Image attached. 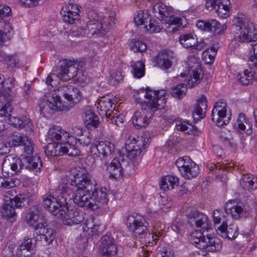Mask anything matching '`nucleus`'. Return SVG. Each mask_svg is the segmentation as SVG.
Instances as JSON below:
<instances>
[{"mask_svg":"<svg viewBox=\"0 0 257 257\" xmlns=\"http://www.w3.org/2000/svg\"><path fill=\"white\" fill-rule=\"evenodd\" d=\"M48 144L45 147V152L47 156L51 157L60 156L62 155V144L48 142Z\"/></svg>","mask_w":257,"mask_h":257,"instance_id":"34","label":"nucleus"},{"mask_svg":"<svg viewBox=\"0 0 257 257\" xmlns=\"http://www.w3.org/2000/svg\"><path fill=\"white\" fill-rule=\"evenodd\" d=\"M106 189L101 188H95L94 187L91 193L92 206L91 210L96 211L103 208L107 205L108 199L105 192Z\"/></svg>","mask_w":257,"mask_h":257,"instance_id":"17","label":"nucleus"},{"mask_svg":"<svg viewBox=\"0 0 257 257\" xmlns=\"http://www.w3.org/2000/svg\"><path fill=\"white\" fill-rule=\"evenodd\" d=\"M226 212L227 214H230L231 217L235 219L245 217L246 215L244 208L239 205L233 206L230 208H226Z\"/></svg>","mask_w":257,"mask_h":257,"instance_id":"41","label":"nucleus"},{"mask_svg":"<svg viewBox=\"0 0 257 257\" xmlns=\"http://www.w3.org/2000/svg\"><path fill=\"white\" fill-rule=\"evenodd\" d=\"M9 142L14 146H23L24 152L28 155H31L34 151V144L31 139L27 136H23L18 132H15L9 137Z\"/></svg>","mask_w":257,"mask_h":257,"instance_id":"14","label":"nucleus"},{"mask_svg":"<svg viewBox=\"0 0 257 257\" xmlns=\"http://www.w3.org/2000/svg\"><path fill=\"white\" fill-rule=\"evenodd\" d=\"M34 200V196L28 192L17 195L14 199H11V203L16 207H24L28 206Z\"/></svg>","mask_w":257,"mask_h":257,"instance_id":"27","label":"nucleus"},{"mask_svg":"<svg viewBox=\"0 0 257 257\" xmlns=\"http://www.w3.org/2000/svg\"><path fill=\"white\" fill-rule=\"evenodd\" d=\"M240 184L244 190L251 191L257 188V178L251 174L243 175Z\"/></svg>","mask_w":257,"mask_h":257,"instance_id":"29","label":"nucleus"},{"mask_svg":"<svg viewBox=\"0 0 257 257\" xmlns=\"http://www.w3.org/2000/svg\"><path fill=\"white\" fill-rule=\"evenodd\" d=\"M217 49L214 46L208 48L202 53V60L206 64H211L214 60Z\"/></svg>","mask_w":257,"mask_h":257,"instance_id":"43","label":"nucleus"},{"mask_svg":"<svg viewBox=\"0 0 257 257\" xmlns=\"http://www.w3.org/2000/svg\"><path fill=\"white\" fill-rule=\"evenodd\" d=\"M25 221L36 231L46 224L42 208L38 205L31 206L25 217Z\"/></svg>","mask_w":257,"mask_h":257,"instance_id":"9","label":"nucleus"},{"mask_svg":"<svg viewBox=\"0 0 257 257\" xmlns=\"http://www.w3.org/2000/svg\"><path fill=\"white\" fill-rule=\"evenodd\" d=\"M226 103L221 100L216 102L212 110V120L218 126L226 125L229 120L228 117L224 119L226 116Z\"/></svg>","mask_w":257,"mask_h":257,"instance_id":"15","label":"nucleus"},{"mask_svg":"<svg viewBox=\"0 0 257 257\" xmlns=\"http://www.w3.org/2000/svg\"><path fill=\"white\" fill-rule=\"evenodd\" d=\"M125 166L124 162L116 158H114L108 167V170L110 173V176L116 179L120 178L123 175V166Z\"/></svg>","mask_w":257,"mask_h":257,"instance_id":"23","label":"nucleus"},{"mask_svg":"<svg viewBox=\"0 0 257 257\" xmlns=\"http://www.w3.org/2000/svg\"><path fill=\"white\" fill-rule=\"evenodd\" d=\"M20 184V181L18 179L10 178L6 175L0 177V187L9 189L15 187Z\"/></svg>","mask_w":257,"mask_h":257,"instance_id":"42","label":"nucleus"},{"mask_svg":"<svg viewBox=\"0 0 257 257\" xmlns=\"http://www.w3.org/2000/svg\"><path fill=\"white\" fill-rule=\"evenodd\" d=\"M176 165L181 175L185 179H191L199 174L198 166L187 157L177 159Z\"/></svg>","mask_w":257,"mask_h":257,"instance_id":"11","label":"nucleus"},{"mask_svg":"<svg viewBox=\"0 0 257 257\" xmlns=\"http://www.w3.org/2000/svg\"><path fill=\"white\" fill-rule=\"evenodd\" d=\"M211 224L206 225V227L204 226L202 232L200 231V235L203 238L202 244H204L208 238H212L211 233L213 232V228L210 226Z\"/></svg>","mask_w":257,"mask_h":257,"instance_id":"59","label":"nucleus"},{"mask_svg":"<svg viewBox=\"0 0 257 257\" xmlns=\"http://www.w3.org/2000/svg\"><path fill=\"white\" fill-rule=\"evenodd\" d=\"M72 177L68 182L62 184L59 193L64 199L63 202L67 204L70 200L81 207L91 210L92 201L90 192L95 186L87 170L79 168L78 170L71 171Z\"/></svg>","mask_w":257,"mask_h":257,"instance_id":"1","label":"nucleus"},{"mask_svg":"<svg viewBox=\"0 0 257 257\" xmlns=\"http://www.w3.org/2000/svg\"><path fill=\"white\" fill-rule=\"evenodd\" d=\"M69 138H72L73 137H70V133L60 126H53L50 127L46 136V140L47 142H52L55 143L58 141H62L64 142H66Z\"/></svg>","mask_w":257,"mask_h":257,"instance_id":"18","label":"nucleus"},{"mask_svg":"<svg viewBox=\"0 0 257 257\" xmlns=\"http://www.w3.org/2000/svg\"><path fill=\"white\" fill-rule=\"evenodd\" d=\"M220 140L224 144L225 146L233 148L235 147V145L233 139L232 137L230 134L228 136H224L223 134L220 136Z\"/></svg>","mask_w":257,"mask_h":257,"instance_id":"62","label":"nucleus"},{"mask_svg":"<svg viewBox=\"0 0 257 257\" xmlns=\"http://www.w3.org/2000/svg\"><path fill=\"white\" fill-rule=\"evenodd\" d=\"M133 73L136 78H140L145 74V64L143 61H139L132 65Z\"/></svg>","mask_w":257,"mask_h":257,"instance_id":"45","label":"nucleus"},{"mask_svg":"<svg viewBox=\"0 0 257 257\" xmlns=\"http://www.w3.org/2000/svg\"><path fill=\"white\" fill-rule=\"evenodd\" d=\"M65 7L63 8L62 11L68 13H71L75 14H79V10L78 8V6L73 3L71 4H65Z\"/></svg>","mask_w":257,"mask_h":257,"instance_id":"64","label":"nucleus"},{"mask_svg":"<svg viewBox=\"0 0 257 257\" xmlns=\"http://www.w3.org/2000/svg\"><path fill=\"white\" fill-rule=\"evenodd\" d=\"M4 60L7 63L8 67L14 68L19 63V59L16 56H5L4 54L0 58V61Z\"/></svg>","mask_w":257,"mask_h":257,"instance_id":"53","label":"nucleus"},{"mask_svg":"<svg viewBox=\"0 0 257 257\" xmlns=\"http://www.w3.org/2000/svg\"><path fill=\"white\" fill-rule=\"evenodd\" d=\"M171 53L170 52L164 50L158 54L157 63L162 69L167 70L171 67L172 62L171 60L172 58Z\"/></svg>","mask_w":257,"mask_h":257,"instance_id":"30","label":"nucleus"},{"mask_svg":"<svg viewBox=\"0 0 257 257\" xmlns=\"http://www.w3.org/2000/svg\"><path fill=\"white\" fill-rule=\"evenodd\" d=\"M63 96L62 100L56 92L46 95V105L51 110L55 111H67L72 108L79 100V91L72 85L64 86L61 88Z\"/></svg>","mask_w":257,"mask_h":257,"instance_id":"2","label":"nucleus"},{"mask_svg":"<svg viewBox=\"0 0 257 257\" xmlns=\"http://www.w3.org/2000/svg\"><path fill=\"white\" fill-rule=\"evenodd\" d=\"M110 78L111 82L115 85L123 80V75L120 70H115L110 73Z\"/></svg>","mask_w":257,"mask_h":257,"instance_id":"61","label":"nucleus"},{"mask_svg":"<svg viewBox=\"0 0 257 257\" xmlns=\"http://www.w3.org/2000/svg\"><path fill=\"white\" fill-rule=\"evenodd\" d=\"M23 168H25L35 172L40 171L42 167V162L39 156L26 157L22 159Z\"/></svg>","mask_w":257,"mask_h":257,"instance_id":"25","label":"nucleus"},{"mask_svg":"<svg viewBox=\"0 0 257 257\" xmlns=\"http://www.w3.org/2000/svg\"><path fill=\"white\" fill-rule=\"evenodd\" d=\"M91 140L92 138L89 132L84 130L83 135L79 138H77L76 141L81 145L88 146L90 144Z\"/></svg>","mask_w":257,"mask_h":257,"instance_id":"55","label":"nucleus"},{"mask_svg":"<svg viewBox=\"0 0 257 257\" xmlns=\"http://www.w3.org/2000/svg\"><path fill=\"white\" fill-rule=\"evenodd\" d=\"M8 119L10 124L16 128L21 129L28 125L32 130L33 125L29 119L25 118L22 119L17 117L11 116Z\"/></svg>","mask_w":257,"mask_h":257,"instance_id":"38","label":"nucleus"},{"mask_svg":"<svg viewBox=\"0 0 257 257\" xmlns=\"http://www.w3.org/2000/svg\"><path fill=\"white\" fill-rule=\"evenodd\" d=\"M199 59L195 55L188 57L187 61L188 67L190 69V79L188 80L187 85L189 87L192 88L197 85L203 78L201 73Z\"/></svg>","mask_w":257,"mask_h":257,"instance_id":"12","label":"nucleus"},{"mask_svg":"<svg viewBox=\"0 0 257 257\" xmlns=\"http://www.w3.org/2000/svg\"><path fill=\"white\" fill-rule=\"evenodd\" d=\"M150 138L145 137L136 139L133 138L131 141H128L125 144V149L127 157L130 159H133L135 157L140 155L142 152V148L145 149L149 146Z\"/></svg>","mask_w":257,"mask_h":257,"instance_id":"13","label":"nucleus"},{"mask_svg":"<svg viewBox=\"0 0 257 257\" xmlns=\"http://www.w3.org/2000/svg\"><path fill=\"white\" fill-rule=\"evenodd\" d=\"M237 128L241 131H245L247 135L252 134V125L249 119L245 117L243 113H240L237 119Z\"/></svg>","mask_w":257,"mask_h":257,"instance_id":"32","label":"nucleus"},{"mask_svg":"<svg viewBox=\"0 0 257 257\" xmlns=\"http://www.w3.org/2000/svg\"><path fill=\"white\" fill-rule=\"evenodd\" d=\"M84 131H83L82 128L79 127L78 126H73L71 127V133L73 135V136L72 135L70 134V137H73V139L72 138H69L68 139L70 140L71 143H72V141L73 140H75V141L76 142L77 137H80L83 135L84 133Z\"/></svg>","mask_w":257,"mask_h":257,"instance_id":"63","label":"nucleus"},{"mask_svg":"<svg viewBox=\"0 0 257 257\" xmlns=\"http://www.w3.org/2000/svg\"><path fill=\"white\" fill-rule=\"evenodd\" d=\"M114 103L112 100L107 97L101 98L97 102V108L98 113L102 116H105L106 118L110 117L112 114H117V110L113 106Z\"/></svg>","mask_w":257,"mask_h":257,"instance_id":"19","label":"nucleus"},{"mask_svg":"<svg viewBox=\"0 0 257 257\" xmlns=\"http://www.w3.org/2000/svg\"><path fill=\"white\" fill-rule=\"evenodd\" d=\"M61 15L63 21L69 24H73L75 21L79 19V14H75L71 13L61 12Z\"/></svg>","mask_w":257,"mask_h":257,"instance_id":"51","label":"nucleus"},{"mask_svg":"<svg viewBox=\"0 0 257 257\" xmlns=\"http://www.w3.org/2000/svg\"><path fill=\"white\" fill-rule=\"evenodd\" d=\"M85 124L88 129L96 127L99 123L98 118L92 111L87 110L85 112L84 118Z\"/></svg>","mask_w":257,"mask_h":257,"instance_id":"40","label":"nucleus"},{"mask_svg":"<svg viewBox=\"0 0 257 257\" xmlns=\"http://www.w3.org/2000/svg\"><path fill=\"white\" fill-rule=\"evenodd\" d=\"M197 39L195 36L187 34L180 36L179 42L184 47L190 48V52H191L192 47L197 43Z\"/></svg>","mask_w":257,"mask_h":257,"instance_id":"39","label":"nucleus"},{"mask_svg":"<svg viewBox=\"0 0 257 257\" xmlns=\"http://www.w3.org/2000/svg\"><path fill=\"white\" fill-rule=\"evenodd\" d=\"M114 150V146L108 141L96 142L90 148L89 152L93 157H108Z\"/></svg>","mask_w":257,"mask_h":257,"instance_id":"16","label":"nucleus"},{"mask_svg":"<svg viewBox=\"0 0 257 257\" xmlns=\"http://www.w3.org/2000/svg\"><path fill=\"white\" fill-rule=\"evenodd\" d=\"M80 30L83 31V33L81 35H86L87 37H90L95 35H104L105 32V29L103 28L101 23L97 20H90L85 25V29L81 28Z\"/></svg>","mask_w":257,"mask_h":257,"instance_id":"20","label":"nucleus"},{"mask_svg":"<svg viewBox=\"0 0 257 257\" xmlns=\"http://www.w3.org/2000/svg\"><path fill=\"white\" fill-rule=\"evenodd\" d=\"M218 234L222 237L229 239H234L238 235L237 227L233 224L228 226L225 222L217 227Z\"/></svg>","mask_w":257,"mask_h":257,"instance_id":"22","label":"nucleus"},{"mask_svg":"<svg viewBox=\"0 0 257 257\" xmlns=\"http://www.w3.org/2000/svg\"><path fill=\"white\" fill-rule=\"evenodd\" d=\"M232 29L234 39L241 43H249L257 40V25L243 16L234 17Z\"/></svg>","mask_w":257,"mask_h":257,"instance_id":"3","label":"nucleus"},{"mask_svg":"<svg viewBox=\"0 0 257 257\" xmlns=\"http://www.w3.org/2000/svg\"><path fill=\"white\" fill-rule=\"evenodd\" d=\"M189 223L192 226L195 225L197 227H201L203 225L208 224V217L197 211L191 212L188 215Z\"/></svg>","mask_w":257,"mask_h":257,"instance_id":"26","label":"nucleus"},{"mask_svg":"<svg viewBox=\"0 0 257 257\" xmlns=\"http://www.w3.org/2000/svg\"><path fill=\"white\" fill-rule=\"evenodd\" d=\"M196 26L201 31H210L215 33H219L221 31V24L215 20L198 21Z\"/></svg>","mask_w":257,"mask_h":257,"instance_id":"24","label":"nucleus"},{"mask_svg":"<svg viewBox=\"0 0 257 257\" xmlns=\"http://www.w3.org/2000/svg\"><path fill=\"white\" fill-rule=\"evenodd\" d=\"M101 247L117 245L115 239L110 233H106L101 239Z\"/></svg>","mask_w":257,"mask_h":257,"instance_id":"52","label":"nucleus"},{"mask_svg":"<svg viewBox=\"0 0 257 257\" xmlns=\"http://www.w3.org/2000/svg\"><path fill=\"white\" fill-rule=\"evenodd\" d=\"M16 79L14 77H9L3 82L1 87L3 91L6 92L9 95L12 93V89L15 87Z\"/></svg>","mask_w":257,"mask_h":257,"instance_id":"49","label":"nucleus"},{"mask_svg":"<svg viewBox=\"0 0 257 257\" xmlns=\"http://www.w3.org/2000/svg\"><path fill=\"white\" fill-rule=\"evenodd\" d=\"M187 88L184 83H181L173 87L172 90V95L177 99H181L186 93Z\"/></svg>","mask_w":257,"mask_h":257,"instance_id":"46","label":"nucleus"},{"mask_svg":"<svg viewBox=\"0 0 257 257\" xmlns=\"http://www.w3.org/2000/svg\"><path fill=\"white\" fill-rule=\"evenodd\" d=\"M14 205H12L11 203L10 199L9 202H7L4 204L2 211L3 216L6 219L10 220L11 222H13L15 220L14 217L16 215Z\"/></svg>","mask_w":257,"mask_h":257,"instance_id":"37","label":"nucleus"},{"mask_svg":"<svg viewBox=\"0 0 257 257\" xmlns=\"http://www.w3.org/2000/svg\"><path fill=\"white\" fill-rule=\"evenodd\" d=\"M229 4L228 0H221L220 4L214 10L220 17L225 18L228 16L229 12Z\"/></svg>","mask_w":257,"mask_h":257,"instance_id":"44","label":"nucleus"},{"mask_svg":"<svg viewBox=\"0 0 257 257\" xmlns=\"http://www.w3.org/2000/svg\"><path fill=\"white\" fill-rule=\"evenodd\" d=\"M150 18L147 12L140 10L138 12L137 15L135 17L134 21L138 26H144L142 28L144 29V30H148V23Z\"/></svg>","mask_w":257,"mask_h":257,"instance_id":"36","label":"nucleus"},{"mask_svg":"<svg viewBox=\"0 0 257 257\" xmlns=\"http://www.w3.org/2000/svg\"><path fill=\"white\" fill-rule=\"evenodd\" d=\"M152 9L155 17L160 21L168 24L169 26H176L172 28L173 30L175 29L177 30L178 28L183 27L182 19L174 16L173 9L171 7L162 3H158L153 6Z\"/></svg>","mask_w":257,"mask_h":257,"instance_id":"6","label":"nucleus"},{"mask_svg":"<svg viewBox=\"0 0 257 257\" xmlns=\"http://www.w3.org/2000/svg\"><path fill=\"white\" fill-rule=\"evenodd\" d=\"M60 189L56 192L58 194V198L49 195L43 200L44 206L51 212L53 215L56 216L58 218L63 219L65 217L67 209L65 206H63L62 204L65 203L63 202L64 199L60 197L59 193Z\"/></svg>","mask_w":257,"mask_h":257,"instance_id":"10","label":"nucleus"},{"mask_svg":"<svg viewBox=\"0 0 257 257\" xmlns=\"http://www.w3.org/2000/svg\"><path fill=\"white\" fill-rule=\"evenodd\" d=\"M124 115L122 113L117 114L113 115L112 114L110 117H108V118L112 123L115 124L117 126H120L122 124L124 118Z\"/></svg>","mask_w":257,"mask_h":257,"instance_id":"60","label":"nucleus"},{"mask_svg":"<svg viewBox=\"0 0 257 257\" xmlns=\"http://www.w3.org/2000/svg\"><path fill=\"white\" fill-rule=\"evenodd\" d=\"M179 185V179L174 176L168 175L162 178L160 187L162 190L167 191L173 189Z\"/></svg>","mask_w":257,"mask_h":257,"instance_id":"31","label":"nucleus"},{"mask_svg":"<svg viewBox=\"0 0 257 257\" xmlns=\"http://www.w3.org/2000/svg\"><path fill=\"white\" fill-rule=\"evenodd\" d=\"M13 107L10 102H7L4 105L0 107V116L5 118H9L11 113L12 111Z\"/></svg>","mask_w":257,"mask_h":257,"instance_id":"56","label":"nucleus"},{"mask_svg":"<svg viewBox=\"0 0 257 257\" xmlns=\"http://www.w3.org/2000/svg\"><path fill=\"white\" fill-rule=\"evenodd\" d=\"M131 48L135 52H143L147 49L145 43L140 40H134L131 43Z\"/></svg>","mask_w":257,"mask_h":257,"instance_id":"50","label":"nucleus"},{"mask_svg":"<svg viewBox=\"0 0 257 257\" xmlns=\"http://www.w3.org/2000/svg\"><path fill=\"white\" fill-rule=\"evenodd\" d=\"M166 91L163 90L160 91L153 90L151 88H147L145 90H142L135 95L137 102L142 103L144 98L147 100L148 104L157 105V107H164L166 103ZM146 102V100H145Z\"/></svg>","mask_w":257,"mask_h":257,"instance_id":"7","label":"nucleus"},{"mask_svg":"<svg viewBox=\"0 0 257 257\" xmlns=\"http://www.w3.org/2000/svg\"><path fill=\"white\" fill-rule=\"evenodd\" d=\"M202 248H205L207 251L218 252L222 248V243L219 238L213 236L208 238V240L204 244H202Z\"/></svg>","mask_w":257,"mask_h":257,"instance_id":"28","label":"nucleus"},{"mask_svg":"<svg viewBox=\"0 0 257 257\" xmlns=\"http://www.w3.org/2000/svg\"><path fill=\"white\" fill-rule=\"evenodd\" d=\"M102 254L108 256L115 255L117 252V245L109 246L107 247H101Z\"/></svg>","mask_w":257,"mask_h":257,"instance_id":"58","label":"nucleus"},{"mask_svg":"<svg viewBox=\"0 0 257 257\" xmlns=\"http://www.w3.org/2000/svg\"><path fill=\"white\" fill-rule=\"evenodd\" d=\"M4 162H7L10 165L9 168L11 169V170H13L16 173L23 168L22 159L18 158H13L12 160L8 159L5 160Z\"/></svg>","mask_w":257,"mask_h":257,"instance_id":"48","label":"nucleus"},{"mask_svg":"<svg viewBox=\"0 0 257 257\" xmlns=\"http://www.w3.org/2000/svg\"><path fill=\"white\" fill-rule=\"evenodd\" d=\"M146 224L145 220L138 215H130L126 218V225L129 230L139 235L140 238H147V240H145L146 243L153 245L156 243L159 237L162 235L163 231L162 229L158 230L154 228L152 233H148Z\"/></svg>","mask_w":257,"mask_h":257,"instance_id":"4","label":"nucleus"},{"mask_svg":"<svg viewBox=\"0 0 257 257\" xmlns=\"http://www.w3.org/2000/svg\"><path fill=\"white\" fill-rule=\"evenodd\" d=\"M250 71L251 70L245 69L242 73L237 75V79L242 85H248L252 82V76Z\"/></svg>","mask_w":257,"mask_h":257,"instance_id":"47","label":"nucleus"},{"mask_svg":"<svg viewBox=\"0 0 257 257\" xmlns=\"http://www.w3.org/2000/svg\"><path fill=\"white\" fill-rule=\"evenodd\" d=\"M206 97L202 95L197 100L193 111V115L198 116L197 118H202L204 117L207 110Z\"/></svg>","mask_w":257,"mask_h":257,"instance_id":"33","label":"nucleus"},{"mask_svg":"<svg viewBox=\"0 0 257 257\" xmlns=\"http://www.w3.org/2000/svg\"><path fill=\"white\" fill-rule=\"evenodd\" d=\"M162 29V26L159 24L156 21L151 20V18L148 23V30L146 31H150L151 33H158Z\"/></svg>","mask_w":257,"mask_h":257,"instance_id":"57","label":"nucleus"},{"mask_svg":"<svg viewBox=\"0 0 257 257\" xmlns=\"http://www.w3.org/2000/svg\"><path fill=\"white\" fill-rule=\"evenodd\" d=\"M35 247L33 239L30 238H24L17 248L16 252L18 257H30L34 253Z\"/></svg>","mask_w":257,"mask_h":257,"instance_id":"21","label":"nucleus"},{"mask_svg":"<svg viewBox=\"0 0 257 257\" xmlns=\"http://www.w3.org/2000/svg\"><path fill=\"white\" fill-rule=\"evenodd\" d=\"M68 139L64 144H62V147L60 149L62 150V155L66 154L69 156L74 157L79 155L80 151L76 146L77 142H75V145H74L70 143V141Z\"/></svg>","mask_w":257,"mask_h":257,"instance_id":"35","label":"nucleus"},{"mask_svg":"<svg viewBox=\"0 0 257 257\" xmlns=\"http://www.w3.org/2000/svg\"><path fill=\"white\" fill-rule=\"evenodd\" d=\"M79 63L74 59H65L60 61L54 70L56 73L50 74L46 79L48 85L53 86V77L56 75L60 80L67 81L74 78L78 74Z\"/></svg>","mask_w":257,"mask_h":257,"instance_id":"5","label":"nucleus"},{"mask_svg":"<svg viewBox=\"0 0 257 257\" xmlns=\"http://www.w3.org/2000/svg\"><path fill=\"white\" fill-rule=\"evenodd\" d=\"M160 108L157 105L147 104L141 110L136 111L132 117V122L135 128L146 127L150 123V119L154 114V112Z\"/></svg>","mask_w":257,"mask_h":257,"instance_id":"8","label":"nucleus"},{"mask_svg":"<svg viewBox=\"0 0 257 257\" xmlns=\"http://www.w3.org/2000/svg\"><path fill=\"white\" fill-rule=\"evenodd\" d=\"M38 232H36L38 234H43L46 237H48L50 239H54L55 238V234L54 230L51 228H46V226L45 225H43L41 227V228H39L37 230Z\"/></svg>","mask_w":257,"mask_h":257,"instance_id":"54","label":"nucleus"}]
</instances>
